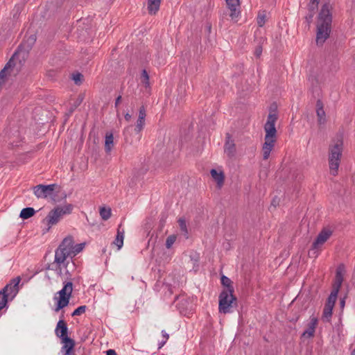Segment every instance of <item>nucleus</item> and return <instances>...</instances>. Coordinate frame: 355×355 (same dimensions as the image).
<instances>
[{
    "label": "nucleus",
    "instance_id": "f257e3e1",
    "mask_svg": "<svg viewBox=\"0 0 355 355\" xmlns=\"http://www.w3.org/2000/svg\"><path fill=\"white\" fill-rule=\"evenodd\" d=\"M333 7L330 1L324 2L319 11L316 32L318 44H323L329 37L331 32Z\"/></svg>",
    "mask_w": 355,
    "mask_h": 355
},
{
    "label": "nucleus",
    "instance_id": "f03ea898",
    "mask_svg": "<svg viewBox=\"0 0 355 355\" xmlns=\"http://www.w3.org/2000/svg\"><path fill=\"white\" fill-rule=\"evenodd\" d=\"M73 239L72 236H67L63 239L62 243L55 252V263L58 266V274L61 275L62 268L60 265L64 263L68 257H73L80 253L85 248V243H82L73 245Z\"/></svg>",
    "mask_w": 355,
    "mask_h": 355
},
{
    "label": "nucleus",
    "instance_id": "7ed1b4c3",
    "mask_svg": "<svg viewBox=\"0 0 355 355\" xmlns=\"http://www.w3.org/2000/svg\"><path fill=\"white\" fill-rule=\"evenodd\" d=\"M343 150V140L341 136L331 141L329 146V166L331 174L336 175Z\"/></svg>",
    "mask_w": 355,
    "mask_h": 355
},
{
    "label": "nucleus",
    "instance_id": "20e7f679",
    "mask_svg": "<svg viewBox=\"0 0 355 355\" xmlns=\"http://www.w3.org/2000/svg\"><path fill=\"white\" fill-rule=\"evenodd\" d=\"M73 206L71 204L64 206H58L49 212L45 218L43 219L42 223L47 226L46 232L56 225L62 219L63 216L71 213Z\"/></svg>",
    "mask_w": 355,
    "mask_h": 355
},
{
    "label": "nucleus",
    "instance_id": "39448f33",
    "mask_svg": "<svg viewBox=\"0 0 355 355\" xmlns=\"http://www.w3.org/2000/svg\"><path fill=\"white\" fill-rule=\"evenodd\" d=\"M234 292L222 291L218 297V311L220 313L227 314L233 312V309L236 308L237 298L234 295Z\"/></svg>",
    "mask_w": 355,
    "mask_h": 355
},
{
    "label": "nucleus",
    "instance_id": "423d86ee",
    "mask_svg": "<svg viewBox=\"0 0 355 355\" xmlns=\"http://www.w3.org/2000/svg\"><path fill=\"white\" fill-rule=\"evenodd\" d=\"M332 234V230L328 228H323L320 232L315 240L312 243L311 248L309 252V255L310 257H318L320 251L321 250L322 246L331 237Z\"/></svg>",
    "mask_w": 355,
    "mask_h": 355
},
{
    "label": "nucleus",
    "instance_id": "0eeeda50",
    "mask_svg": "<svg viewBox=\"0 0 355 355\" xmlns=\"http://www.w3.org/2000/svg\"><path fill=\"white\" fill-rule=\"evenodd\" d=\"M73 291V284L71 282L64 283L63 288L57 293L59 297H54V300H57L56 307L55 311L58 312L60 309L67 306L69 303V300L71 297Z\"/></svg>",
    "mask_w": 355,
    "mask_h": 355
},
{
    "label": "nucleus",
    "instance_id": "6e6552de",
    "mask_svg": "<svg viewBox=\"0 0 355 355\" xmlns=\"http://www.w3.org/2000/svg\"><path fill=\"white\" fill-rule=\"evenodd\" d=\"M31 49V46H19L3 69H6L7 72L8 69L15 67V61H18L20 64L25 62L28 57Z\"/></svg>",
    "mask_w": 355,
    "mask_h": 355
},
{
    "label": "nucleus",
    "instance_id": "1a4fd4ad",
    "mask_svg": "<svg viewBox=\"0 0 355 355\" xmlns=\"http://www.w3.org/2000/svg\"><path fill=\"white\" fill-rule=\"evenodd\" d=\"M278 119L277 114L274 112H270L267 121L264 125V130L266 132L264 140H275L277 130L275 128V123Z\"/></svg>",
    "mask_w": 355,
    "mask_h": 355
},
{
    "label": "nucleus",
    "instance_id": "9d476101",
    "mask_svg": "<svg viewBox=\"0 0 355 355\" xmlns=\"http://www.w3.org/2000/svg\"><path fill=\"white\" fill-rule=\"evenodd\" d=\"M56 184H51L48 185L39 184L33 187L34 194L38 198H46L52 196Z\"/></svg>",
    "mask_w": 355,
    "mask_h": 355
},
{
    "label": "nucleus",
    "instance_id": "9b49d317",
    "mask_svg": "<svg viewBox=\"0 0 355 355\" xmlns=\"http://www.w3.org/2000/svg\"><path fill=\"white\" fill-rule=\"evenodd\" d=\"M21 281L20 277L11 280L10 283L7 284L3 288V291L10 296L11 299L14 298L19 292V284Z\"/></svg>",
    "mask_w": 355,
    "mask_h": 355
},
{
    "label": "nucleus",
    "instance_id": "f8f14e48",
    "mask_svg": "<svg viewBox=\"0 0 355 355\" xmlns=\"http://www.w3.org/2000/svg\"><path fill=\"white\" fill-rule=\"evenodd\" d=\"M228 9L230 10V17L234 21H238L241 13L239 0H225Z\"/></svg>",
    "mask_w": 355,
    "mask_h": 355
},
{
    "label": "nucleus",
    "instance_id": "ddd939ff",
    "mask_svg": "<svg viewBox=\"0 0 355 355\" xmlns=\"http://www.w3.org/2000/svg\"><path fill=\"white\" fill-rule=\"evenodd\" d=\"M224 152L229 158H232L236 154V145L230 133H227L225 135Z\"/></svg>",
    "mask_w": 355,
    "mask_h": 355
},
{
    "label": "nucleus",
    "instance_id": "4468645a",
    "mask_svg": "<svg viewBox=\"0 0 355 355\" xmlns=\"http://www.w3.org/2000/svg\"><path fill=\"white\" fill-rule=\"evenodd\" d=\"M55 334L61 340H64L65 338H69L68 336V327L67 322L63 319H60L58 322L55 329Z\"/></svg>",
    "mask_w": 355,
    "mask_h": 355
},
{
    "label": "nucleus",
    "instance_id": "2eb2a0df",
    "mask_svg": "<svg viewBox=\"0 0 355 355\" xmlns=\"http://www.w3.org/2000/svg\"><path fill=\"white\" fill-rule=\"evenodd\" d=\"M319 2L320 0H311L308 4V14L305 16V20L308 24L312 22L314 15L318 9Z\"/></svg>",
    "mask_w": 355,
    "mask_h": 355
},
{
    "label": "nucleus",
    "instance_id": "dca6fc26",
    "mask_svg": "<svg viewBox=\"0 0 355 355\" xmlns=\"http://www.w3.org/2000/svg\"><path fill=\"white\" fill-rule=\"evenodd\" d=\"M316 114L318 123L320 125H324L327 122L326 113L324 110V105L320 99L316 101Z\"/></svg>",
    "mask_w": 355,
    "mask_h": 355
},
{
    "label": "nucleus",
    "instance_id": "f3484780",
    "mask_svg": "<svg viewBox=\"0 0 355 355\" xmlns=\"http://www.w3.org/2000/svg\"><path fill=\"white\" fill-rule=\"evenodd\" d=\"M318 318L315 317H311L310 321L308 324V328L303 332L302 336L310 338L314 336L315 328L318 325Z\"/></svg>",
    "mask_w": 355,
    "mask_h": 355
},
{
    "label": "nucleus",
    "instance_id": "a211bd4d",
    "mask_svg": "<svg viewBox=\"0 0 355 355\" xmlns=\"http://www.w3.org/2000/svg\"><path fill=\"white\" fill-rule=\"evenodd\" d=\"M63 345L61 348V352L64 354L63 355H71L76 343L71 338H65L64 340H61Z\"/></svg>",
    "mask_w": 355,
    "mask_h": 355
},
{
    "label": "nucleus",
    "instance_id": "6ab92c4d",
    "mask_svg": "<svg viewBox=\"0 0 355 355\" xmlns=\"http://www.w3.org/2000/svg\"><path fill=\"white\" fill-rule=\"evenodd\" d=\"M275 140H265L262 146L263 159L266 160L269 158L271 151L272 150Z\"/></svg>",
    "mask_w": 355,
    "mask_h": 355
},
{
    "label": "nucleus",
    "instance_id": "aec40b11",
    "mask_svg": "<svg viewBox=\"0 0 355 355\" xmlns=\"http://www.w3.org/2000/svg\"><path fill=\"white\" fill-rule=\"evenodd\" d=\"M162 0H148V11L150 15H155L159 10Z\"/></svg>",
    "mask_w": 355,
    "mask_h": 355
},
{
    "label": "nucleus",
    "instance_id": "412c9836",
    "mask_svg": "<svg viewBox=\"0 0 355 355\" xmlns=\"http://www.w3.org/2000/svg\"><path fill=\"white\" fill-rule=\"evenodd\" d=\"M212 178L216 182L217 185L220 188L224 184L225 175L223 171H218L216 169H211L210 171Z\"/></svg>",
    "mask_w": 355,
    "mask_h": 355
},
{
    "label": "nucleus",
    "instance_id": "4be33fe9",
    "mask_svg": "<svg viewBox=\"0 0 355 355\" xmlns=\"http://www.w3.org/2000/svg\"><path fill=\"white\" fill-rule=\"evenodd\" d=\"M121 224H120L117 229V234L116 239L113 241V244L117 246L118 250L121 249L123 245L124 230L121 231Z\"/></svg>",
    "mask_w": 355,
    "mask_h": 355
},
{
    "label": "nucleus",
    "instance_id": "5701e85b",
    "mask_svg": "<svg viewBox=\"0 0 355 355\" xmlns=\"http://www.w3.org/2000/svg\"><path fill=\"white\" fill-rule=\"evenodd\" d=\"M114 146V137L112 132H107L105 140V150L106 153H110Z\"/></svg>",
    "mask_w": 355,
    "mask_h": 355
},
{
    "label": "nucleus",
    "instance_id": "b1692460",
    "mask_svg": "<svg viewBox=\"0 0 355 355\" xmlns=\"http://www.w3.org/2000/svg\"><path fill=\"white\" fill-rule=\"evenodd\" d=\"M333 309V306L324 304L322 315V320L323 322H330L332 316Z\"/></svg>",
    "mask_w": 355,
    "mask_h": 355
},
{
    "label": "nucleus",
    "instance_id": "393cba45",
    "mask_svg": "<svg viewBox=\"0 0 355 355\" xmlns=\"http://www.w3.org/2000/svg\"><path fill=\"white\" fill-rule=\"evenodd\" d=\"M345 272H346L345 266L343 263L339 264L336 270L335 279L341 281L343 282L344 275H345Z\"/></svg>",
    "mask_w": 355,
    "mask_h": 355
},
{
    "label": "nucleus",
    "instance_id": "a878e982",
    "mask_svg": "<svg viewBox=\"0 0 355 355\" xmlns=\"http://www.w3.org/2000/svg\"><path fill=\"white\" fill-rule=\"evenodd\" d=\"M221 284L225 287V288L223 291L231 290V292H234V288L232 285V282L229 277H227L225 275H223L221 277Z\"/></svg>",
    "mask_w": 355,
    "mask_h": 355
},
{
    "label": "nucleus",
    "instance_id": "bb28decb",
    "mask_svg": "<svg viewBox=\"0 0 355 355\" xmlns=\"http://www.w3.org/2000/svg\"><path fill=\"white\" fill-rule=\"evenodd\" d=\"M35 211L33 207H26L22 209L19 217L22 219H28L34 216Z\"/></svg>",
    "mask_w": 355,
    "mask_h": 355
},
{
    "label": "nucleus",
    "instance_id": "cd10ccee",
    "mask_svg": "<svg viewBox=\"0 0 355 355\" xmlns=\"http://www.w3.org/2000/svg\"><path fill=\"white\" fill-rule=\"evenodd\" d=\"M144 125H145V119H141L138 118L135 128L134 129L135 133L139 135L138 139H140V137H141L140 132L144 129Z\"/></svg>",
    "mask_w": 355,
    "mask_h": 355
},
{
    "label": "nucleus",
    "instance_id": "c85d7f7f",
    "mask_svg": "<svg viewBox=\"0 0 355 355\" xmlns=\"http://www.w3.org/2000/svg\"><path fill=\"white\" fill-rule=\"evenodd\" d=\"M338 293L331 291L325 304L334 307Z\"/></svg>",
    "mask_w": 355,
    "mask_h": 355
},
{
    "label": "nucleus",
    "instance_id": "c756f323",
    "mask_svg": "<svg viewBox=\"0 0 355 355\" xmlns=\"http://www.w3.org/2000/svg\"><path fill=\"white\" fill-rule=\"evenodd\" d=\"M257 24L259 27H263L266 21V11L259 12L257 18Z\"/></svg>",
    "mask_w": 355,
    "mask_h": 355
},
{
    "label": "nucleus",
    "instance_id": "7c9ffc66",
    "mask_svg": "<svg viewBox=\"0 0 355 355\" xmlns=\"http://www.w3.org/2000/svg\"><path fill=\"white\" fill-rule=\"evenodd\" d=\"M141 81L146 88L150 87L149 75L146 69L142 70Z\"/></svg>",
    "mask_w": 355,
    "mask_h": 355
},
{
    "label": "nucleus",
    "instance_id": "2f4dec72",
    "mask_svg": "<svg viewBox=\"0 0 355 355\" xmlns=\"http://www.w3.org/2000/svg\"><path fill=\"white\" fill-rule=\"evenodd\" d=\"M254 37V42L257 44H263L266 42V38L262 36L260 31H256Z\"/></svg>",
    "mask_w": 355,
    "mask_h": 355
},
{
    "label": "nucleus",
    "instance_id": "473e14b6",
    "mask_svg": "<svg viewBox=\"0 0 355 355\" xmlns=\"http://www.w3.org/2000/svg\"><path fill=\"white\" fill-rule=\"evenodd\" d=\"M83 99V94H79L73 103L71 104V107L69 108V112L72 113L82 103Z\"/></svg>",
    "mask_w": 355,
    "mask_h": 355
},
{
    "label": "nucleus",
    "instance_id": "72a5a7b5",
    "mask_svg": "<svg viewBox=\"0 0 355 355\" xmlns=\"http://www.w3.org/2000/svg\"><path fill=\"white\" fill-rule=\"evenodd\" d=\"M8 295L5 293L4 291H0V311L3 309L7 304Z\"/></svg>",
    "mask_w": 355,
    "mask_h": 355
},
{
    "label": "nucleus",
    "instance_id": "f704fd0d",
    "mask_svg": "<svg viewBox=\"0 0 355 355\" xmlns=\"http://www.w3.org/2000/svg\"><path fill=\"white\" fill-rule=\"evenodd\" d=\"M100 215L104 220H107L111 216V209L102 207L100 209Z\"/></svg>",
    "mask_w": 355,
    "mask_h": 355
},
{
    "label": "nucleus",
    "instance_id": "c9c22d12",
    "mask_svg": "<svg viewBox=\"0 0 355 355\" xmlns=\"http://www.w3.org/2000/svg\"><path fill=\"white\" fill-rule=\"evenodd\" d=\"M177 236L175 234L168 236L166 240V248L170 249L175 242Z\"/></svg>",
    "mask_w": 355,
    "mask_h": 355
},
{
    "label": "nucleus",
    "instance_id": "e433bc0d",
    "mask_svg": "<svg viewBox=\"0 0 355 355\" xmlns=\"http://www.w3.org/2000/svg\"><path fill=\"white\" fill-rule=\"evenodd\" d=\"M178 223H179L180 230L185 236H187L188 234V230H187L185 220L183 218H180L178 220Z\"/></svg>",
    "mask_w": 355,
    "mask_h": 355
},
{
    "label": "nucleus",
    "instance_id": "4c0bfd02",
    "mask_svg": "<svg viewBox=\"0 0 355 355\" xmlns=\"http://www.w3.org/2000/svg\"><path fill=\"white\" fill-rule=\"evenodd\" d=\"M87 309V306L85 305L80 306L77 309H76L72 313V316L80 315L84 313Z\"/></svg>",
    "mask_w": 355,
    "mask_h": 355
},
{
    "label": "nucleus",
    "instance_id": "58836bf2",
    "mask_svg": "<svg viewBox=\"0 0 355 355\" xmlns=\"http://www.w3.org/2000/svg\"><path fill=\"white\" fill-rule=\"evenodd\" d=\"M342 284L343 282L334 279V283L332 284V291L338 293L342 286Z\"/></svg>",
    "mask_w": 355,
    "mask_h": 355
},
{
    "label": "nucleus",
    "instance_id": "ea45409f",
    "mask_svg": "<svg viewBox=\"0 0 355 355\" xmlns=\"http://www.w3.org/2000/svg\"><path fill=\"white\" fill-rule=\"evenodd\" d=\"M83 78V76L80 73H76L73 74V80H74L76 85H79L81 83Z\"/></svg>",
    "mask_w": 355,
    "mask_h": 355
},
{
    "label": "nucleus",
    "instance_id": "a19ab883",
    "mask_svg": "<svg viewBox=\"0 0 355 355\" xmlns=\"http://www.w3.org/2000/svg\"><path fill=\"white\" fill-rule=\"evenodd\" d=\"M7 72L6 69H2L0 71V87L5 83Z\"/></svg>",
    "mask_w": 355,
    "mask_h": 355
},
{
    "label": "nucleus",
    "instance_id": "79ce46f5",
    "mask_svg": "<svg viewBox=\"0 0 355 355\" xmlns=\"http://www.w3.org/2000/svg\"><path fill=\"white\" fill-rule=\"evenodd\" d=\"M146 116V110H145L144 106L140 107L139 110V117L138 118L141 119H145Z\"/></svg>",
    "mask_w": 355,
    "mask_h": 355
},
{
    "label": "nucleus",
    "instance_id": "37998d69",
    "mask_svg": "<svg viewBox=\"0 0 355 355\" xmlns=\"http://www.w3.org/2000/svg\"><path fill=\"white\" fill-rule=\"evenodd\" d=\"M211 31V24L209 21H207L205 26V33L209 35Z\"/></svg>",
    "mask_w": 355,
    "mask_h": 355
},
{
    "label": "nucleus",
    "instance_id": "c03bdc74",
    "mask_svg": "<svg viewBox=\"0 0 355 355\" xmlns=\"http://www.w3.org/2000/svg\"><path fill=\"white\" fill-rule=\"evenodd\" d=\"M262 52H263L262 46H257V47L256 48V49L254 51V55L257 58H259L260 55H261Z\"/></svg>",
    "mask_w": 355,
    "mask_h": 355
},
{
    "label": "nucleus",
    "instance_id": "a18cd8bd",
    "mask_svg": "<svg viewBox=\"0 0 355 355\" xmlns=\"http://www.w3.org/2000/svg\"><path fill=\"white\" fill-rule=\"evenodd\" d=\"M21 13V8L19 6L15 8V13L13 14V19H17Z\"/></svg>",
    "mask_w": 355,
    "mask_h": 355
},
{
    "label": "nucleus",
    "instance_id": "49530a36",
    "mask_svg": "<svg viewBox=\"0 0 355 355\" xmlns=\"http://www.w3.org/2000/svg\"><path fill=\"white\" fill-rule=\"evenodd\" d=\"M279 198L277 197H275L272 200L271 205L273 206L274 207H276L279 205Z\"/></svg>",
    "mask_w": 355,
    "mask_h": 355
},
{
    "label": "nucleus",
    "instance_id": "de8ad7c7",
    "mask_svg": "<svg viewBox=\"0 0 355 355\" xmlns=\"http://www.w3.org/2000/svg\"><path fill=\"white\" fill-rule=\"evenodd\" d=\"M36 41V36L34 35H32L29 37L28 42L30 44H33Z\"/></svg>",
    "mask_w": 355,
    "mask_h": 355
},
{
    "label": "nucleus",
    "instance_id": "09e8293b",
    "mask_svg": "<svg viewBox=\"0 0 355 355\" xmlns=\"http://www.w3.org/2000/svg\"><path fill=\"white\" fill-rule=\"evenodd\" d=\"M161 333H162V336L164 338V340L167 341L169 338L168 334H167L166 332V331H164V330H162Z\"/></svg>",
    "mask_w": 355,
    "mask_h": 355
},
{
    "label": "nucleus",
    "instance_id": "8fccbe9b",
    "mask_svg": "<svg viewBox=\"0 0 355 355\" xmlns=\"http://www.w3.org/2000/svg\"><path fill=\"white\" fill-rule=\"evenodd\" d=\"M345 304V297L341 298L340 300V306L341 309H343Z\"/></svg>",
    "mask_w": 355,
    "mask_h": 355
},
{
    "label": "nucleus",
    "instance_id": "3c124183",
    "mask_svg": "<svg viewBox=\"0 0 355 355\" xmlns=\"http://www.w3.org/2000/svg\"><path fill=\"white\" fill-rule=\"evenodd\" d=\"M106 354L107 355H117L116 354V352H115L114 349H108L107 352H106Z\"/></svg>",
    "mask_w": 355,
    "mask_h": 355
},
{
    "label": "nucleus",
    "instance_id": "603ef678",
    "mask_svg": "<svg viewBox=\"0 0 355 355\" xmlns=\"http://www.w3.org/2000/svg\"><path fill=\"white\" fill-rule=\"evenodd\" d=\"M121 100V96H119L115 100V107H117Z\"/></svg>",
    "mask_w": 355,
    "mask_h": 355
},
{
    "label": "nucleus",
    "instance_id": "864d4df0",
    "mask_svg": "<svg viewBox=\"0 0 355 355\" xmlns=\"http://www.w3.org/2000/svg\"><path fill=\"white\" fill-rule=\"evenodd\" d=\"M166 340H162L158 343V349H160L166 344Z\"/></svg>",
    "mask_w": 355,
    "mask_h": 355
},
{
    "label": "nucleus",
    "instance_id": "5fc2aeb1",
    "mask_svg": "<svg viewBox=\"0 0 355 355\" xmlns=\"http://www.w3.org/2000/svg\"><path fill=\"white\" fill-rule=\"evenodd\" d=\"M124 118L126 121H130L131 119V115L129 113H126L124 116Z\"/></svg>",
    "mask_w": 355,
    "mask_h": 355
},
{
    "label": "nucleus",
    "instance_id": "6e6d98bb",
    "mask_svg": "<svg viewBox=\"0 0 355 355\" xmlns=\"http://www.w3.org/2000/svg\"><path fill=\"white\" fill-rule=\"evenodd\" d=\"M132 128V127H128L125 131H124V134L125 135L127 133V132L129 130V129Z\"/></svg>",
    "mask_w": 355,
    "mask_h": 355
},
{
    "label": "nucleus",
    "instance_id": "4d7b16f0",
    "mask_svg": "<svg viewBox=\"0 0 355 355\" xmlns=\"http://www.w3.org/2000/svg\"><path fill=\"white\" fill-rule=\"evenodd\" d=\"M207 42H208L209 43H211V40L209 39V37H208V38H207Z\"/></svg>",
    "mask_w": 355,
    "mask_h": 355
},
{
    "label": "nucleus",
    "instance_id": "13d9d810",
    "mask_svg": "<svg viewBox=\"0 0 355 355\" xmlns=\"http://www.w3.org/2000/svg\"><path fill=\"white\" fill-rule=\"evenodd\" d=\"M83 34L87 33V31H83Z\"/></svg>",
    "mask_w": 355,
    "mask_h": 355
}]
</instances>
